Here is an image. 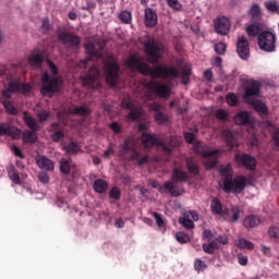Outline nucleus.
I'll return each instance as SVG.
<instances>
[{"instance_id":"55","label":"nucleus","mask_w":279,"mask_h":279,"mask_svg":"<svg viewBox=\"0 0 279 279\" xmlns=\"http://www.w3.org/2000/svg\"><path fill=\"white\" fill-rule=\"evenodd\" d=\"M167 146L171 149V151H163V154H173V149H175V147H180V141L177 140L175 136L171 135Z\"/></svg>"},{"instance_id":"32","label":"nucleus","mask_w":279,"mask_h":279,"mask_svg":"<svg viewBox=\"0 0 279 279\" xmlns=\"http://www.w3.org/2000/svg\"><path fill=\"white\" fill-rule=\"evenodd\" d=\"M1 95L5 100L12 99V95H16V85L14 84V81L8 83Z\"/></svg>"},{"instance_id":"40","label":"nucleus","mask_w":279,"mask_h":279,"mask_svg":"<svg viewBox=\"0 0 279 279\" xmlns=\"http://www.w3.org/2000/svg\"><path fill=\"white\" fill-rule=\"evenodd\" d=\"M23 121L25 123V125H27V128L29 130H40V125H38V122L36 121V119L29 114H25L23 117Z\"/></svg>"},{"instance_id":"34","label":"nucleus","mask_w":279,"mask_h":279,"mask_svg":"<svg viewBox=\"0 0 279 279\" xmlns=\"http://www.w3.org/2000/svg\"><path fill=\"white\" fill-rule=\"evenodd\" d=\"M93 189L95 193H106L108 191V182L104 179H97L94 181Z\"/></svg>"},{"instance_id":"27","label":"nucleus","mask_w":279,"mask_h":279,"mask_svg":"<svg viewBox=\"0 0 279 279\" xmlns=\"http://www.w3.org/2000/svg\"><path fill=\"white\" fill-rule=\"evenodd\" d=\"M28 62L32 66H37V69H40V66L45 64V53H43L41 51L32 53L31 56H28Z\"/></svg>"},{"instance_id":"16","label":"nucleus","mask_w":279,"mask_h":279,"mask_svg":"<svg viewBox=\"0 0 279 279\" xmlns=\"http://www.w3.org/2000/svg\"><path fill=\"white\" fill-rule=\"evenodd\" d=\"M233 121L235 125H248L250 128L254 125V118H252V114L247 111H239L235 113Z\"/></svg>"},{"instance_id":"17","label":"nucleus","mask_w":279,"mask_h":279,"mask_svg":"<svg viewBox=\"0 0 279 279\" xmlns=\"http://www.w3.org/2000/svg\"><path fill=\"white\" fill-rule=\"evenodd\" d=\"M144 25L146 27H156L158 25V13L153 8L147 7L144 10Z\"/></svg>"},{"instance_id":"26","label":"nucleus","mask_w":279,"mask_h":279,"mask_svg":"<svg viewBox=\"0 0 279 279\" xmlns=\"http://www.w3.org/2000/svg\"><path fill=\"white\" fill-rule=\"evenodd\" d=\"M36 165L39 169H45V171H53L54 169L53 160L45 155H41L36 159Z\"/></svg>"},{"instance_id":"28","label":"nucleus","mask_w":279,"mask_h":279,"mask_svg":"<svg viewBox=\"0 0 279 279\" xmlns=\"http://www.w3.org/2000/svg\"><path fill=\"white\" fill-rule=\"evenodd\" d=\"M243 226L246 228V230H252L253 228H257V226H260V218L258 216L252 214L244 218Z\"/></svg>"},{"instance_id":"14","label":"nucleus","mask_w":279,"mask_h":279,"mask_svg":"<svg viewBox=\"0 0 279 279\" xmlns=\"http://www.w3.org/2000/svg\"><path fill=\"white\" fill-rule=\"evenodd\" d=\"M236 53L241 60H250V41H247V37H238Z\"/></svg>"},{"instance_id":"24","label":"nucleus","mask_w":279,"mask_h":279,"mask_svg":"<svg viewBox=\"0 0 279 279\" xmlns=\"http://www.w3.org/2000/svg\"><path fill=\"white\" fill-rule=\"evenodd\" d=\"M153 93L159 97V99H169L171 97V87L167 84H161L153 87Z\"/></svg>"},{"instance_id":"29","label":"nucleus","mask_w":279,"mask_h":279,"mask_svg":"<svg viewBox=\"0 0 279 279\" xmlns=\"http://www.w3.org/2000/svg\"><path fill=\"white\" fill-rule=\"evenodd\" d=\"M62 150L66 156H75L82 151V146L75 141L70 142L68 145L62 147Z\"/></svg>"},{"instance_id":"54","label":"nucleus","mask_w":279,"mask_h":279,"mask_svg":"<svg viewBox=\"0 0 279 279\" xmlns=\"http://www.w3.org/2000/svg\"><path fill=\"white\" fill-rule=\"evenodd\" d=\"M248 14L252 16L253 20L260 17V5L258 3H253L251 9L248 10Z\"/></svg>"},{"instance_id":"38","label":"nucleus","mask_w":279,"mask_h":279,"mask_svg":"<svg viewBox=\"0 0 279 279\" xmlns=\"http://www.w3.org/2000/svg\"><path fill=\"white\" fill-rule=\"evenodd\" d=\"M225 143L229 147L230 151L236 147V136L231 131H227L225 134Z\"/></svg>"},{"instance_id":"10","label":"nucleus","mask_w":279,"mask_h":279,"mask_svg":"<svg viewBox=\"0 0 279 279\" xmlns=\"http://www.w3.org/2000/svg\"><path fill=\"white\" fill-rule=\"evenodd\" d=\"M260 88H263V83L260 81L254 80L253 82L248 83L244 87L243 92V99L246 104L250 101H254V99H258V96L260 95Z\"/></svg>"},{"instance_id":"42","label":"nucleus","mask_w":279,"mask_h":279,"mask_svg":"<svg viewBox=\"0 0 279 279\" xmlns=\"http://www.w3.org/2000/svg\"><path fill=\"white\" fill-rule=\"evenodd\" d=\"M143 60H141V57L136 54H131L126 60V66L129 69H138V65L141 64Z\"/></svg>"},{"instance_id":"4","label":"nucleus","mask_w":279,"mask_h":279,"mask_svg":"<svg viewBox=\"0 0 279 279\" xmlns=\"http://www.w3.org/2000/svg\"><path fill=\"white\" fill-rule=\"evenodd\" d=\"M132 143H134V138L129 137L120 144L121 156H126V154L132 151V155L130 156L132 162H136L138 167L149 165V155L141 156V151L136 150V147L132 146Z\"/></svg>"},{"instance_id":"22","label":"nucleus","mask_w":279,"mask_h":279,"mask_svg":"<svg viewBox=\"0 0 279 279\" xmlns=\"http://www.w3.org/2000/svg\"><path fill=\"white\" fill-rule=\"evenodd\" d=\"M165 191H168V193L172 197H182L186 191L184 189H180V186L175 185L173 181H167L163 183Z\"/></svg>"},{"instance_id":"18","label":"nucleus","mask_w":279,"mask_h":279,"mask_svg":"<svg viewBox=\"0 0 279 279\" xmlns=\"http://www.w3.org/2000/svg\"><path fill=\"white\" fill-rule=\"evenodd\" d=\"M246 104H248V106H252L253 110H255V112H258L259 117H267V114H269V108L265 102H263V100L258 98H255L254 100H251Z\"/></svg>"},{"instance_id":"60","label":"nucleus","mask_w":279,"mask_h":279,"mask_svg":"<svg viewBox=\"0 0 279 279\" xmlns=\"http://www.w3.org/2000/svg\"><path fill=\"white\" fill-rule=\"evenodd\" d=\"M109 130L113 131V134H121V132H123V126L121 123L113 121L109 124Z\"/></svg>"},{"instance_id":"8","label":"nucleus","mask_w":279,"mask_h":279,"mask_svg":"<svg viewBox=\"0 0 279 279\" xmlns=\"http://www.w3.org/2000/svg\"><path fill=\"white\" fill-rule=\"evenodd\" d=\"M142 145L145 149H151L153 147H160L161 151L171 153V148L165 143V141L160 140L156 133H143Z\"/></svg>"},{"instance_id":"52","label":"nucleus","mask_w":279,"mask_h":279,"mask_svg":"<svg viewBox=\"0 0 279 279\" xmlns=\"http://www.w3.org/2000/svg\"><path fill=\"white\" fill-rule=\"evenodd\" d=\"M151 216L154 217V219L159 228H165L167 222L165 221V217H162V214H160L158 211H153Z\"/></svg>"},{"instance_id":"1","label":"nucleus","mask_w":279,"mask_h":279,"mask_svg":"<svg viewBox=\"0 0 279 279\" xmlns=\"http://www.w3.org/2000/svg\"><path fill=\"white\" fill-rule=\"evenodd\" d=\"M136 71H138L141 75H149L153 80H158L160 77H171L172 80H175L180 77V70L178 68L168 65H156L151 68V65L145 61L140 62Z\"/></svg>"},{"instance_id":"11","label":"nucleus","mask_w":279,"mask_h":279,"mask_svg":"<svg viewBox=\"0 0 279 279\" xmlns=\"http://www.w3.org/2000/svg\"><path fill=\"white\" fill-rule=\"evenodd\" d=\"M83 86H85V88H90L92 90H98V88H101V83L99 82V70L97 68H89L88 72L83 77Z\"/></svg>"},{"instance_id":"9","label":"nucleus","mask_w":279,"mask_h":279,"mask_svg":"<svg viewBox=\"0 0 279 279\" xmlns=\"http://www.w3.org/2000/svg\"><path fill=\"white\" fill-rule=\"evenodd\" d=\"M233 160L239 167H244L246 171H254L257 167L256 157L247 153L235 154Z\"/></svg>"},{"instance_id":"43","label":"nucleus","mask_w":279,"mask_h":279,"mask_svg":"<svg viewBox=\"0 0 279 279\" xmlns=\"http://www.w3.org/2000/svg\"><path fill=\"white\" fill-rule=\"evenodd\" d=\"M154 120L157 125H167V123H169V116L162 111H158L154 114Z\"/></svg>"},{"instance_id":"47","label":"nucleus","mask_w":279,"mask_h":279,"mask_svg":"<svg viewBox=\"0 0 279 279\" xmlns=\"http://www.w3.org/2000/svg\"><path fill=\"white\" fill-rule=\"evenodd\" d=\"M231 218L229 219L230 223H236L241 219V208L239 205L231 206Z\"/></svg>"},{"instance_id":"19","label":"nucleus","mask_w":279,"mask_h":279,"mask_svg":"<svg viewBox=\"0 0 279 279\" xmlns=\"http://www.w3.org/2000/svg\"><path fill=\"white\" fill-rule=\"evenodd\" d=\"M84 49H85V56H88V57L85 60H82L81 64L83 66H87L88 62H90L93 58H99V51L97 50V48H95V44H85Z\"/></svg>"},{"instance_id":"31","label":"nucleus","mask_w":279,"mask_h":279,"mask_svg":"<svg viewBox=\"0 0 279 279\" xmlns=\"http://www.w3.org/2000/svg\"><path fill=\"white\" fill-rule=\"evenodd\" d=\"M7 173L13 184L21 185V175L16 171V168H14V165H9V167L7 168Z\"/></svg>"},{"instance_id":"6","label":"nucleus","mask_w":279,"mask_h":279,"mask_svg":"<svg viewBox=\"0 0 279 279\" xmlns=\"http://www.w3.org/2000/svg\"><path fill=\"white\" fill-rule=\"evenodd\" d=\"M105 77L110 88H117L119 82V73H121V65L114 58H109L105 63Z\"/></svg>"},{"instance_id":"63","label":"nucleus","mask_w":279,"mask_h":279,"mask_svg":"<svg viewBox=\"0 0 279 279\" xmlns=\"http://www.w3.org/2000/svg\"><path fill=\"white\" fill-rule=\"evenodd\" d=\"M137 130L144 133L147 132V130H149V122L144 121L142 118V120L137 121Z\"/></svg>"},{"instance_id":"2","label":"nucleus","mask_w":279,"mask_h":279,"mask_svg":"<svg viewBox=\"0 0 279 279\" xmlns=\"http://www.w3.org/2000/svg\"><path fill=\"white\" fill-rule=\"evenodd\" d=\"M64 86V78L59 76H52L49 73L45 72L41 76V86L39 88V93L41 97H53L58 95L60 90H62Z\"/></svg>"},{"instance_id":"53","label":"nucleus","mask_w":279,"mask_h":279,"mask_svg":"<svg viewBox=\"0 0 279 279\" xmlns=\"http://www.w3.org/2000/svg\"><path fill=\"white\" fill-rule=\"evenodd\" d=\"M50 138H51L52 143H60V141H62L64 138V131L63 130L53 131L50 134Z\"/></svg>"},{"instance_id":"33","label":"nucleus","mask_w":279,"mask_h":279,"mask_svg":"<svg viewBox=\"0 0 279 279\" xmlns=\"http://www.w3.org/2000/svg\"><path fill=\"white\" fill-rule=\"evenodd\" d=\"M13 82L16 87L15 88L16 94L20 93L21 95H29L32 93V88H33L32 84H29V83L24 84L19 81H13Z\"/></svg>"},{"instance_id":"50","label":"nucleus","mask_w":279,"mask_h":279,"mask_svg":"<svg viewBox=\"0 0 279 279\" xmlns=\"http://www.w3.org/2000/svg\"><path fill=\"white\" fill-rule=\"evenodd\" d=\"M215 117L218 121H230V112L226 111V109L219 108L216 110Z\"/></svg>"},{"instance_id":"48","label":"nucleus","mask_w":279,"mask_h":279,"mask_svg":"<svg viewBox=\"0 0 279 279\" xmlns=\"http://www.w3.org/2000/svg\"><path fill=\"white\" fill-rule=\"evenodd\" d=\"M265 8L271 14H279V5L277 0H268L265 2Z\"/></svg>"},{"instance_id":"46","label":"nucleus","mask_w":279,"mask_h":279,"mask_svg":"<svg viewBox=\"0 0 279 279\" xmlns=\"http://www.w3.org/2000/svg\"><path fill=\"white\" fill-rule=\"evenodd\" d=\"M179 223L185 228V230H193V228H195V223L191 218H189V216L180 217Z\"/></svg>"},{"instance_id":"45","label":"nucleus","mask_w":279,"mask_h":279,"mask_svg":"<svg viewBox=\"0 0 279 279\" xmlns=\"http://www.w3.org/2000/svg\"><path fill=\"white\" fill-rule=\"evenodd\" d=\"M118 19L123 23V25H130L132 23V12L123 10L120 12Z\"/></svg>"},{"instance_id":"20","label":"nucleus","mask_w":279,"mask_h":279,"mask_svg":"<svg viewBox=\"0 0 279 279\" xmlns=\"http://www.w3.org/2000/svg\"><path fill=\"white\" fill-rule=\"evenodd\" d=\"M210 211L213 215H218L219 217H226L228 215V208L223 209V203L217 197L211 199Z\"/></svg>"},{"instance_id":"51","label":"nucleus","mask_w":279,"mask_h":279,"mask_svg":"<svg viewBox=\"0 0 279 279\" xmlns=\"http://www.w3.org/2000/svg\"><path fill=\"white\" fill-rule=\"evenodd\" d=\"M226 101L228 106H230L231 108H234V106L239 104V97H236V94L234 93H228L226 96Z\"/></svg>"},{"instance_id":"36","label":"nucleus","mask_w":279,"mask_h":279,"mask_svg":"<svg viewBox=\"0 0 279 279\" xmlns=\"http://www.w3.org/2000/svg\"><path fill=\"white\" fill-rule=\"evenodd\" d=\"M72 162V159L61 158V160L59 161V169L63 175H69V173H71Z\"/></svg>"},{"instance_id":"57","label":"nucleus","mask_w":279,"mask_h":279,"mask_svg":"<svg viewBox=\"0 0 279 279\" xmlns=\"http://www.w3.org/2000/svg\"><path fill=\"white\" fill-rule=\"evenodd\" d=\"M194 269L197 271V274H199L201 271H204V269H208V265H206V262L197 258L194 262Z\"/></svg>"},{"instance_id":"30","label":"nucleus","mask_w":279,"mask_h":279,"mask_svg":"<svg viewBox=\"0 0 279 279\" xmlns=\"http://www.w3.org/2000/svg\"><path fill=\"white\" fill-rule=\"evenodd\" d=\"M38 130H25L23 132V143H29L31 145H34L38 141Z\"/></svg>"},{"instance_id":"13","label":"nucleus","mask_w":279,"mask_h":279,"mask_svg":"<svg viewBox=\"0 0 279 279\" xmlns=\"http://www.w3.org/2000/svg\"><path fill=\"white\" fill-rule=\"evenodd\" d=\"M193 150L197 156H202L203 158H213V156H220L221 151L219 148L208 149V145L202 144L201 141H197L193 145Z\"/></svg>"},{"instance_id":"61","label":"nucleus","mask_w":279,"mask_h":279,"mask_svg":"<svg viewBox=\"0 0 279 279\" xmlns=\"http://www.w3.org/2000/svg\"><path fill=\"white\" fill-rule=\"evenodd\" d=\"M175 239H177L178 243H181V245H184V243H189V241H190L189 234H186L184 232H177Z\"/></svg>"},{"instance_id":"58","label":"nucleus","mask_w":279,"mask_h":279,"mask_svg":"<svg viewBox=\"0 0 279 279\" xmlns=\"http://www.w3.org/2000/svg\"><path fill=\"white\" fill-rule=\"evenodd\" d=\"M109 198L116 199V202H119V199H121V190L117 186L112 187L109 191Z\"/></svg>"},{"instance_id":"44","label":"nucleus","mask_w":279,"mask_h":279,"mask_svg":"<svg viewBox=\"0 0 279 279\" xmlns=\"http://www.w3.org/2000/svg\"><path fill=\"white\" fill-rule=\"evenodd\" d=\"M1 104H2L5 112H8V114H11L12 117H16V114H19V109H16V107H14V105H12V101L2 100Z\"/></svg>"},{"instance_id":"21","label":"nucleus","mask_w":279,"mask_h":279,"mask_svg":"<svg viewBox=\"0 0 279 279\" xmlns=\"http://www.w3.org/2000/svg\"><path fill=\"white\" fill-rule=\"evenodd\" d=\"M266 29L263 28V26L260 25V22H253L251 24H248L245 28V32L247 34V36H250V38H259L260 34H263V32H265Z\"/></svg>"},{"instance_id":"25","label":"nucleus","mask_w":279,"mask_h":279,"mask_svg":"<svg viewBox=\"0 0 279 279\" xmlns=\"http://www.w3.org/2000/svg\"><path fill=\"white\" fill-rule=\"evenodd\" d=\"M145 114V109L143 107H135L126 114V121L129 123H134V121L143 120V116Z\"/></svg>"},{"instance_id":"59","label":"nucleus","mask_w":279,"mask_h":279,"mask_svg":"<svg viewBox=\"0 0 279 279\" xmlns=\"http://www.w3.org/2000/svg\"><path fill=\"white\" fill-rule=\"evenodd\" d=\"M49 117H51V112L47 111L45 109L37 112V119H38L39 123H45V121H47V119H49Z\"/></svg>"},{"instance_id":"5","label":"nucleus","mask_w":279,"mask_h":279,"mask_svg":"<svg viewBox=\"0 0 279 279\" xmlns=\"http://www.w3.org/2000/svg\"><path fill=\"white\" fill-rule=\"evenodd\" d=\"M220 186L227 195H230V193L241 195L243 191H245V186H247V178H245V175H239L234 179L227 177L223 179Z\"/></svg>"},{"instance_id":"23","label":"nucleus","mask_w":279,"mask_h":279,"mask_svg":"<svg viewBox=\"0 0 279 279\" xmlns=\"http://www.w3.org/2000/svg\"><path fill=\"white\" fill-rule=\"evenodd\" d=\"M171 182H173L174 184H180V182L181 183L189 182V174L180 168H173Z\"/></svg>"},{"instance_id":"39","label":"nucleus","mask_w":279,"mask_h":279,"mask_svg":"<svg viewBox=\"0 0 279 279\" xmlns=\"http://www.w3.org/2000/svg\"><path fill=\"white\" fill-rule=\"evenodd\" d=\"M92 112L87 105L76 106L73 109V114H77L78 117H90Z\"/></svg>"},{"instance_id":"37","label":"nucleus","mask_w":279,"mask_h":279,"mask_svg":"<svg viewBox=\"0 0 279 279\" xmlns=\"http://www.w3.org/2000/svg\"><path fill=\"white\" fill-rule=\"evenodd\" d=\"M185 165L187 168V171L192 173V175H199V166L193 158L187 157L185 160Z\"/></svg>"},{"instance_id":"3","label":"nucleus","mask_w":279,"mask_h":279,"mask_svg":"<svg viewBox=\"0 0 279 279\" xmlns=\"http://www.w3.org/2000/svg\"><path fill=\"white\" fill-rule=\"evenodd\" d=\"M142 46L149 64H158V62L165 58V45H162V43L154 38H147L142 41Z\"/></svg>"},{"instance_id":"49","label":"nucleus","mask_w":279,"mask_h":279,"mask_svg":"<svg viewBox=\"0 0 279 279\" xmlns=\"http://www.w3.org/2000/svg\"><path fill=\"white\" fill-rule=\"evenodd\" d=\"M211 169H219V157L214 156V158L205 162V170L211 171Z\"/></svg>"},{"instance_id":"64","label":"nucleus","mask_w":279,"mask_h":279,"mask_svg":"<svg viewBox=\"0 0 279 279\" xmlns=\"http://www.w3.org/2000/svg\"><path fill=\"white\" fill-rule=\"evenodd\" d=\"M37 179H38V182H40V184H47L49 182V173L45 171H40L37 174Z\"/></svg>"},{"instance_id":"56","label":"nucleus","mask_w":279,"mask_h":279,"mask_svg":"<svg viewBox=\"0 0 279 279\" xmlns=\"http://www.w3.org/2000/svg\"><path fill=\"white\" fill-rule=\"evenodd\" d=\"M228 49V46L226 45V43H217L214 46V51L218 54V56H226V50Z\"/></svg>"},{"instance_id":"62","label":"nucleus","mask_w":279,"mask_h":279,"mask_svg":"<svg viewBox=\"0 0 279 279\" xmlns=\"http://www.w3.org/2000/svg\"><path fill=\"white\" fill-rule=\"evenodd\" d=\"M219 77L221 82H234V74H226L223 69H220Z\"/></svg>"},{"instance_id":"12","label":"nucleus","mask_w":279,"mask_h":279,"mask_svg":"<svg viewBox=\"0 0 279 279\" xmlns=\"http://www.w3.org/2000/svg\"><path fill=\"white\" fill-rule=\"evenodd\" d=\"M57 38L66 47H73L77 49L82 45V38L73 33L66 31H58Z\"/></svg>"},{"instance_id":"35","label":"nucleus","mask_w":279,"mask_h":279,"mask_svg":"<svg viewBox=\"0 0 279 279\" xmlns=\"http://www.w3.org/2000/svg\"><path fill=\"white\" fill-rule=\"evenodd\" d=\"M235 246L238 250H248V252H252V250H254V242L245 238H240L235 241Z\"/></svg>"},{"instance_id":"41","label":"nucleus","mask_w":279,"mask_h":279,"mask_svg":"<svg viewBox=\"0 0 279 279\" xmlns=\"http://www.w3.org/2000/svg\"><path fill=\"white\" fill-rule=\"evenodd\" d=\"M5 132L4 136H10L13 141H16L21 136V129L19 126L11 128L10 125H5Z\"/></svg>"},{"instance_id":"7","label":"nucleus","mask_w":279,"mask_h":279,"mask_svg":"<svg viewBox=\"0 0 279 279\" xmlns=\"http://www.w3.org/2000/svg\"><path fill=\"white\" fill-rule=\"evenodd\" d=\"M276 40H277L276 33L269 29H266L259 34V37L257 38V45L260 51H265L266 53H275Z\"/></svg>"},{"instance_id":"15","label":"nucleus","mask_w":279,"mask_h":279,"mask_svg":"<svg viewBox=\"0 0 279 279\" xmlns=\"http://www.w3.org/2000/svg\"><path fill=\"white\" fill-rule=\"evenodd\" d=\"M215 32L219 36H228L230 34V20L226 16H220L214 22Z\"/></svg>"}]
</instances>
